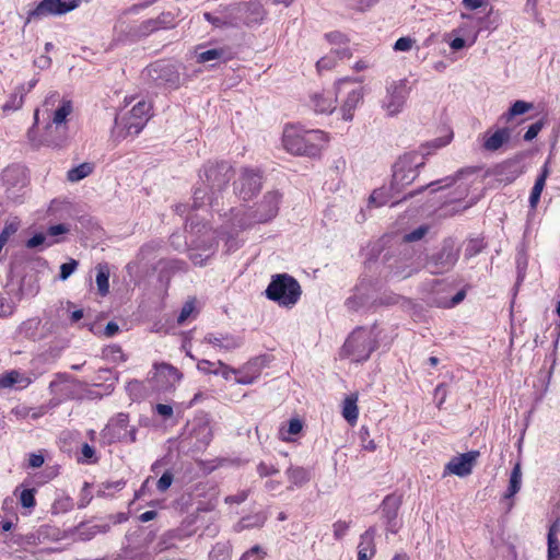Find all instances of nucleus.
<instances>
[{
	"instance_id": "f257e3e1",
	"label": "nucleus",
	"mask_w": 560,
	"mask_h": 560,
	"mask_svg": "<svg viewBox=\"0 0 560 560\" xmlns=\"http://www.w3.org/2000/svg\"><path fill=\"white\" fill-rule=\"evenodd\" d=\"M234 177L232 165L225 161H208L199 171V178L202 186L195 189L192 196V208L199 209L205 205L211 207L218 205L220 195L228 188Z\"/></svg>"
},
{
	"instance_id": "f03ea898",
	"label": "nucleus",
	"mask_w": 560,
	"mask_h": 560,
	"mask_svg": "<svg viewBox=\"0 0 560 560\" xmlns=\"http://www.w3.org/2000/svg\"><path fill=\"white\" fill-rule=\"evenodd\" d=\"M393 338V335L386 332L378 324L372 327H358L346 339L339 355L341 359L361 363L369 360L378 347H388Z\"/></svg>"
},
{
	"instance_id": "7ed1b4c3",
	"label": "nucleus",
	"mask_w": 560,
	"mask_h": 560,
	"mask_svg": "<svg viewBox=\"0 0 560 560\" xmlns=\"http://www.w3.org/2000/svg\"><path fill=\"white\" fill-rule=\"evenodd\" d=\"M189 238V259L196 266H203L214 254L218 244V234L206 222L190 217L186 224Z\"/></svg>"
},
{
	"instance_id": "20e7f679",
	"label": "nucleus",
	"mask_w": 560,
	"mask_h": 560,
	"mask_svg": "<svg viewBox=\"0 0 560 560\" xmlns=\"http://www.w3.org/2000/svg\"><path fill=\"white\" fill-rule=\"evenodd\" d=\"M324 140V132L320 130H301L296 127H287L283 131L282 143L291 154L317 156L320 152L319 141Z\"/></svg>"
},
{
	"instance_id": "39448f33",
	"label": "nucleus",
	"mask_w": 560,
	"mask_h": 560,
	"mask_svg": "<svg viewBox=\"0 0 560 560\" xmlns=\"http://www.w3.org/2000/svg\"><path fill=\"white\" fill-rule=\"evenodd\" d=\"M265 293L269 300L277 302L279 305L291 307L300 300L302 289L298 280L292 276L277 273L271 277Z\"/></svg>"
},
{
	"instance_id": "423d86ee",
	"label": "nucleus",
	"mask_w": 560,
	"mask_h": 560,
	"mask_svg": "<svg viewBox=\"0 0 560 560\" xmlns=\"http://www.w3.org/2000/svg\"><path fill=\"white\" fill-rule=\"evenodd\" d=\"M423 165V158L417 152H408L401 155L393 166L390 189L399 191L413 183L419 175V168Z\"/></svg>"
},
{
	"instance_id": "0eeeda50",
	"label": "nucleus",
	"mask_w": 560,
	"mask_h": 560,
	"mask_svg": "<svg viewBox=\"0 0 560 560\" xmlns=\"http://www.w3.org/2000/svg\"><path fill=\"white\" fill-rule=\"evenodd\" d=\"M337 95L340 98V112L342 119L351 121L353 112L363 101L364 90L361 85L350 78H343L337 81Z\"/></svg>"
},
{
	"instance_id": "6e6552de",
	"label": "nucleus",
	"mask_w": 560,
	"mask_h": 560,
	"mask_svg": "<svg viewBox=\"0 0 560 560\" xmlns=\"http://www.w3.org/2000/svg\"><path fill=\"white\" fill-rule=\"evenodd\" d=\"M459 258V248L453 240L447 238L442 243L441 248L425 258L423 267L432 275H443L453 269Z\"/></svg>"
},
{
	"instance_id": "1a4fd4ad",
	"label": "nucleus",
	"mask_w": 560,
	"mask_h": 560,
	"mask_svg": "<svg viewBox=\"0 0 560 560\" xmlns=\"http://www.w3.org/2000/svg\"><path fill=\"white\" fill-rule=\"evenodd\" d=\"M183 374L173 365L162 362L155 363L149 373L147 382L154 393L172 392L180 382Z\"/></svg>"
},
{
	"instance_id": "9d476101",
	"label": "nucleus",
	"mask_w": 560,
	"mask_h": 560,
	"mask_svg": "<svg viewBox=\"0 0 560 560\" xmlns=\"http://www.w3.org/2000/svg\"><path fill=\"white\" fill-rule=\"evenodd\" d=\"M180 66L168 60H158L144 70L147 77L158 85L178 89L182 84Z\"/></svg>"
},
{
	"instance_id": "9b49d317",
	"label": "nucleus",
	"mask_w": 560,
	"mask_h": 560,
	"mask_svg": "<svg viewBox=\"0 0 560 560\" xmlns=\"http://www.w3.org/2000/svg\"><path fill=\"white\" fill-rule=\"evenodd\" d=\"M129 417L126 413H118L112 418L101 432V440L104 444H113L119 441H136V430L128 429Z\"/></svg>"
},
{
	"instance_id": "f8f14e48",
	"label": "nucleus",
	"mask_w": 560,
	"mask_h": 560,
	"mask_svg": "<svg viewBox=\"0 0 560 560\" xmlns=\"http://www.w3.org/2000/svg\"><path fill=\"white\" fill-rule=\"evenodd\" d=\"M81 0H42L27 13L25 24L49 15H63L79 8Z\"/></svg>"
},
{
	"instance_id": "ddd939ff",
	"label": "nucleus",
	"mask_w": 560,
	"mask_h": 560,
	"mask_svg": "<svg viewBox=\"0 0 560 560\" xmlns=\"http://www.w3.org/2000/svg\"><path fill=\"white\" fill-rule=\"evenodd\" d=\"M233 186L234 192L240 199L244 201L250 200L262 187V176L260 171L250 167H242Z\"/></svg>"
},
{
	"instance_id": "4468645a",
	"label": "nucleus",
	"mask_w": 560,
	"mask_h": 560,
	"mask_svg": "<svg viewBox=\"0 0 560 560\" xmlns=\"http://www.w3.org/2000/svg\"><path fill=\"white\" fill-rule=\"evenodd\" d=\"M280 194L278 191H268L264 198L257 203L256 209L250 214L249 222H240V228L244 229L252 222L265 223L273 219L279 210Z\"/></svg>"
},
{
	"instance_id": "2eb2a0df",
	"label": "nucleus",
	"mask_w": 560,
	"mask_h": 560,
	"mask_svg": "<svg viewBox=\"0 0 560 560\" xmlns=\"http://www.w3.org/2000/svg\"><path fill=\"white\" fill-rule=\"evenodd\" d=\"M410 89L406 80L393 81L386 89V96L383 100V108L388 115L399 114L409 96Z\"/></svg>"
},
{
	"instance_id": "dca6fc26",
	"label": "nucleus",
	"mask_w": 560,
	"mask_h": 560,
	"mask_svg": "<svg viewBox=\"0 0 560 560\" xmlns=\"http://www.w3.org/2000/svg\"><path fill=\"white\" fill-rule=\"evenodd\" d=\"M72 113L71 101H62L61 105L54 112L51 122L46 126L47 135L52 132L55 129L59 133L57 139L47 138L46 142L48 145L60 147L63 142L67 131V117Z\"/></svg>"
},
{
	"instance_id": "f3484780",
	"label": "nucleus",
	"mask_w": 560,
	"mask_h": 560,
	"mask_svg": "<svg viewBox=\"0 0 560 560\" xmlns=\"http://www.w3.org/2000/svg\"><path fill=\"white\" fill-rule=\"evenodd\" d=\"M478 457V451H470L455 456L445 465L443 475H456L458 477H466L471 474L472 467Z\"/></svg>"
},
{
	"instance_id": "a211bd4d",
	"label": "nucleus",
	"mask_w": 560,
	"mask_h": 560,
	"mask_svg": "<svg viewBox=\"0 0 560 560\" xmlns=\"http://www.w3.org/2000/svg\"><path fill=\"white\" fill-rule=\"evenodd\" d=\"M151 105L144 101L138 102L125 119V129L128 135H138L145 126L149 119Z\"/></svg>"
},
{
	"instance_id": "6ab92c4d",
	"label": "nucleus",
	"mask_w": 560,
	"mask_h": 560,
	"mask_svg": "<svg viewBox=\"0 0 560 560\" xmlns=\"http://www.w3.org/2000/svg\"><path fill=\"white\" fill-rule=\"evenodd\" d=\"M188 434L191 439H195L196 447L203 448L210 444L213 438V431L210 420L207 417L195 418L188 424Z\"/></svg>"
},
{
	"instance_id": "aec40b11",
	"label": "nucleus",
	"mask_w": 560,
	"mask_h": 560,
	"mask_svg": "<svg viewBox=\"0 0 560 560\" xmlns=\"http://www.w3.org/2000/svg\"><path fill=\"white\" fill-rule=\"evenodd\" d=\"M400 498L394 494L385 497L381 504L382 516L385 520L386 530L390 534H397L400 523L397 520L400 506Z\"/></svg>"
},
{
	"instance_id": "412c9836",
	"label": "nucleus",
	"mask_w": 560,
	"mask_h": 560,
	"mask_svg": "<svg viewBox=\"0 0 560 560\" xmlns=\"http://www.w3.org/2000/svg\"><path fill=\"white\" fill-rule=\"evenodd\" d=\"M373 288L370 281L362 280L355 285L353 294L346 300L349 312H359L370 303Z\"/></svg>"
},
{
	"instance_id": "4be33fe9",
	"label": "nucleus",
	"mask_w": 560,
	"mask_h": 560,
	"mask_svg": "<svg viewBox=\"0 0 560 560\" xmlns=\"http://www.w3.org/2000/svg\"><path fill=\"white\" fill-rule=\"evenodd\" d=\"M390 272L394 277L406 279L417 273L423 268L421 259H412V256L405 254L402 258L396 259L394 265H389Z\"/></svg>"
},
{
	"instance_id": "5701e85b",
	"label": "nucleus",
	"mask_w": 560,
	"mask_h": 560,
	"mask_svg": "<svg viewBox=\"0 0 560 560\" xmlns=\"http://www.w3.org/2000/svg\"><path fill=\"white\" fill-rule=\"evenodd\" d=\"M265 366L266 359L262 357H257L249 360L242 368L237 369L238 377L235 378L236 383L243 385L254 383L259 377Z\"/></svg>"
},
{
	"instance_id": "b1692460",
	"label": "nucleus",
	"mask_w": 560,
	"mask_h": 560,
	"mask_svg": "<svg viewBox=\"0 0 560 560\" xmlns=\"http://www.w3.org/2000/svg\"><path fill=\"white\" fill-rule=\"evenodd\" d=\"M311 101L316 113L331 114L336 109V103L338 101L337 83L335 84L334 91L315 93L312 95Z\"/></svg>"
},
{
	"instance_id": "393cba45",
	"label": "nucleus",
	"mask_w": 560,
	"mask_h": 560,
	"mask_svg": "<svg viewBox=\"0 0 560 560\" xmlns=\"http://www.w3.org/2000/svg\"><path fill=\"white\" fill-rule=\"evenodd\" d=\"M511 139L510 128H499L493 133L486 132L483 135L482 148L488 152H494L501 149Z\"/></svg>"
},
{
	"instance_id": "a878e982",
	"label": "nucleus",
	"mask_w": 560,
	"mask_h": 560,
	"mask_svg": "<svg viewBox=\"0 0 560 560\" xmlns=\"http://www.w3.org/2000/svg\"><path fill=\"white\" fill-rule=\"evenodd\" d=\"M376 528L371 526L360 537L358 545V560H371L376 552L375 548Z\"/></svg>"
},
{
	"instance_id": "bb28decb",
	"label": "nucleus",
	"mask_w": 560,
	"mask_h": 560,
	"mask_svg": "<svg viewBox=\"0 0 560 560\" xmlns=\"http://www.w3.org/2000/svg\"><path fill=\"white\" fill-rule=\"evenodd\" d=\"M32 383V378L18 370H11L0 375V388L24 389Z\"/></svg>"
},
{
	"instance_id": "cd10ccee",
	"label": "nucleus",
	"mask_w": 560,
	"mask_h": 560,
	"mask_svg": "<svg viewBox=\"0 0 560 560\" xmlns=\"http://www.w3.org/2000/svg\"><path fill=\"white\" fill-rule=\"evenodd\" d=\"M205 340L212 345L214 348H219L225 351L236 349L242 345V338L240 336L228 334H208L205 337Z\"/></svg>"
},
{
	"instance_id": "c85d7f7f",
	"label": "nucleus",
	"mask_w": 560,
	"mask_h": 560,
	"mask_svg": "<svg viewBox=\"0 0 560 560\" xmlns=\"http://www.w3.org/2000/svg\"><path fill=\"white\" fill-rule=\"evenodd\" d=\"M560 518L556 520L548 532V560H559L560 559Z\"/></svg>"
},
{
	"instance_id": "c756f323",
	"label": "nucleus",
	"mask_w": 560,
	"mask_h": 560,
	"mask_svg": "<svg viewBox=\"0 0 560 560\" xmlns=\"http://www.w3.org/2000/svg\"><path fill=\"white\" fill-rule=\"evenodd\" d=\"M548 176H549V168H548V165L545 164L541 170V173L535 180L534 187H533L530 196H529V206L532 209H535L537 207Z\"/></svg>"
},
{
	"instance_id": "7c9ffc66",
	"label": "nucleus",
	"mask_w": 560,
	"mask_h": 560,
	"mask_svg": "<svg viewBox=\"0 0 560 560\" xmlns=\"http://www.w3.org/2000/svg\"><path fill=\"white\" fill-rule=\"evenodd\" d=\"M357 401H358V395L351 394L345 398L343 404H342V417L350 424H354L359 417Z\"/></svg>"
},
{
	"instance_id": "2f4dec72",
	"label": "nucleus",
	"mask_w": 560,
	"mask_h": 560,
	"mask_svg": "<svg viewBox=\"0 0 560 560\" xmlns=\"http://www.w3.org/2000/svg\"><path fill=\"white\" fill-rule=\"evenodd\" d=\"M39 317H28L20 326V334L32 339L42 338L44 337V332L39 329Z\"/></svg>"
},
{
	"instance_id": "473e14b6",
	"label": "nucleus",
	"mask_w": 560,
	"mask_h": 560,
	"mask_svg": "<svg viewBox=\"0 0 560 560\" xmlns=\"http://www.w3.org/2000/svg\"><path fill=\"white\" fill-rule=\"evenodd\" d=\"M285 475L291 482L289 489L293 487H301L310 480V475L306 469L302 467H289L285 471Z\"/></svg>"
},
{
	"instance_id": "72a5a7b5",
	"label": "nucleus",
	"mask_w": 560,
	"mask_h": 560,
	"mask_svg": "<svg viewBox=\"0 0 560 560\" xmlns=\"http://www.w3.org/2000/svg\"><path fill=\"white\" fill-rule=\"evenodd\" d=\"M533 104L525 101H516L512 104L508 112L500 116L501 121L509 122L515 116L523 115L533 108Z\"/></svg>"
},
{
	"instance_id": "f704fd0d",
	"label": "nucleus",
	"mask_w": 560,
	"mask_h": 560,
	"mask_svg": "<svg viewBox=\"0 0 560 560\" xmlns=\"http://www.w3.org/2000/svg\"><path fill=\"white\" fill-rule=\"evenodd\" d=\"M25 96V85H19L10 95L9 100L3 104V112L18 110L22 107Z\"/></svg>"
},
{
	"instance_id": "c9c22d12",
	"label": "nucleus",
	"mask_w": 560,
	"mask_h": 560,
	"mask_svg": "<svg viewBox=\"0 0 560 560\" xmlns=\"http://www.w3.org/2000/svg\"><path fill=\"white\" fill-rule=\"evenodd\" d=\"M303 429V423L300 419L293 418L289 421L287 427H281L279 430V438L284 442L293 441V436L299 434Z\"/></svg>"
},
{
	"instance_id": "e433bc0d",
	"label": "nucleus",
	"mask_w": 560,
	"mask_h": 560,
	"mask_svg": "<svg viewBox=\"0 0 560 560\" xmlns=\"http://www.w3.org/2000/svg\"><path fill=\"white\" fill-rule=\"evenodd\" d=\"M96 285L101 296H105L109 292V269L107 265L96 266Z\"/></svg>"
},
{
	"instance_id": "4c0bfd02",
	"label": "nucleus",
	"mask_w": 560,
	"mask_h": 560,
	"mask_svg": "<svg viewBox=\"0 0 560 560\" xmlns=\"http://www.w3.org/2000/svg\"><path fill=\"white\" fill-rule=\"evenodd\" d=\"M521 485H522V469H521V464L516 463L511 471L510 483H509L508 491L505 493V498L510 499V498L514 497L520 491Z\"/></svg>"
},
{
	"instance_id": "58836bf2",
	"label": "nucleus",
	"mask_w": 560,
	"mask_h": 560,
	"mask_svg": "<svg viewBox=\"0 0 560 560\" xmlns=\"http://www.w3.org/2000/svg\"><path fill=\"white\" fill-rule=\"evenodd\" d=\"M266 522V516L261 513H257L252 516L243 517L237 522L235 525L236 532H242L244 529L254 528V527H261Z\"/></svg>"
},
{
	"instance_id": "ea45409f",
	"label": "nucleus",
	"mask_w": 560,
	"mask_h": 560,
	"mask_svg": "<svg viewBox=\"0 0 560 560\" xmlns=\"http://www.w3.org/2000/svg\"><path fill=\"white\" fill-rule=\"evenodd\" d=\"M93 172V164L91 163H82L71 170L68 171L67 178L70 182H79L86 176H89Z\"/></svg>"
},
{
	"instance_id": "a19ab883",
	"label": "nucleus",
	"mask_w": 560,
	"mask_h": 560,
	"mask_svg": "<svg viewBox=\"0 0 560 560\" xmlns=\"http://www.w3.org/2000/svg\"><path fill=\"white\" fill-rule=\"evenodd\" d=\"M226 51L223 48H212L199 52L197 56L198 62H208L212 60H228Z\"/></svg>"
},
{
	"instance_id": "79ce46f5",
	"label": "nucleus",
	"mask_w": 560,
	"mask_h": 560,
	"mask_svg": "<svg viewBox=\"0 0 560 560\" xmlns=\"http://www.w3.org/2000/svg\"><path fill=\"white\" fill-rule=\"evenodd\" d=\"M164 318L166 319L167 327L165 329H163L162 326H158V324H155L153 329L156 332H162L163 331L165 334L176 335L177 334L176 327H179V326L184 325L185 322L188 319V317H184V316H180V317H164Z\"/></svg>"
},
{
	"instance_id": "37998d69",
	"label": "nucleus",
	"mask_w": 560,
	"mask_h": 560,
	"mask_svg": "<svg viewBox=\"0 0 560 560\" xmlns=\"http://www.w3.org/2000/svg\"><path fill=\"white\" fill-rule=\"evenodd\" d=\"M121 329V327L115 323V322H109L107 323L105 326H103V324H101L100 322H96L91 330L94 332V334H102L103 336L105 337H113L115 336L119 330Z\"/></svg>"
},
{
	"instance_id": "c03bdc74",
	"label": "nucleus",
	"mask_w": 560,
	"mask_h": 560,
	"mask_svg": "<svg viewBox=\"0 0 560 560\" xmlns=\"http://www.w3.org/2000/svg\"><path fill=\"white\" fill-rule=\"evenodd\" d=\"M127 390L132 399H141L148 395V390L142 382L137 380L130 381L127 384Z\"/></svg>"
},
{
	"instance_id": "a18cd8bd",
	"label": "nucleus",
	"mask_w": 560,
	"mask_h": 560,
	"mask_svg": "<svg viewBox=\"0 0 560 560\" xmlns=\"http://www.w3.org/2000/svg\"><path fill=\"white\" fill-rule=\"evenodd\" d=\"M211 560H230L231 559V548L226 544H217L211 552Z\"/></svg>"
},
{
	"instance_id": "49530a36",
	"label": "nucleus",
	"mask_w": 560,
	"mask_h": 560,
	"mask_svg": "<svg viewBox=\"0 0 560 560\" xmlns=\"http://www.w3.org/2000/svg\"><path fill=\"white\" fill-rule=\"evenodd\" d=\"M49 388L54 395L67 396L68 394L65 390L68 388V378L65 375H58L50 382Z\"/></svg>"
},
{
	"instance_id": "de8ad7c7",
	"label": "nucleus",
	"mask_w": 560,
	"mask_h": 560,
	"mask_svg": "<svg viewBox=\"0 0 560 560\" xmlns=\"http://www.w3.org/2000/svg\"><path fill=\"white\" fill-rule=\"evenodd\" d=\"M171 245L176 250H188L189 252V238L188 233L182 235L180 233H173L170 237Z\"/></svg>"
},
{
	"instance_id": "09e8293b",
	"label": "nucleus",
	"mask_w": 560,
	"mask_h": 560,
	"mask_svg": "<svg viewBox=\"0 0 560 560\" xmlns=\"http://www.w3.org/2000/svg\"><path fill=\"white\" fill-rule=\"evenodd\" d=\"M20 229V221H18L16 219L15 220H12L10 222H7L4 224V228L2 229V231L0 232V241L3 242L4 244L8 243L9 238L14 235Z\"/></svg>"
},
{
	"instance_id": "8fccbe9b",
	"label": "nucleus",
	"mask_w": 560,
	"mask_h": 560,
	"mask_svg": "<svg viewBox=\"0 0 560 560\" xmlns=\"http://www.w3.org/2000/svg\"><path fill=\"white\" fill-rule=\"evenodd\" d=\"M483 247H485V245H483L482 240H479V238L470 240L467 243L466 248H465V257L466 258L475 257L476 255L481 253Z\"/></svg>"
},
{
	"instance_id": "3c124183",
	"label": "nucleus",
	"mask_w": 560,
	"mask_h": 560,
	"mask_svg": "<svg viewBox=\"0 0 560 560\" xmlns=\"http://www.w3.org/2000/svg\"><path fill=\"white\" fill-rule=\"evenodd\" d=\"M218 368L213 370V374L221 375L224 380H231L232 375L238 377L237 369L230 368L224 364L222 361L217 362Z\"/></svg>"
},
{
	"instance_id": "603ef678",
	"label": "nucleus",
	"mask_w": 560,
	"mask_h": 560,
	"mask_svg": "<svg viewBox=\"0 0 560 560\" xmlns=\"http://www.w3.org/2000/svg\"><path fill=\"white\" fill-rule=\"evenodd\" d=\"M266 556V551L260 546L256 545L244 552L240 560H264Z\"/></svg>"
},
{
	"instance_id": "864d4df0",
	"label": "nucleus",
	"mask_w": 560,
	"mask_h": 560,
	"mask_svg": "<svg viewBox=\"0 0 560 560\" xmlns=\"http://www.w3.org/2000/svg\"><path fill=\"white\" fill-rule=\"evenodd\" d=\"M174 21L175 16L172 12H163L156 19H154L159 30L174 27Z\"/></svg>"
},
{
	"instance_id": "5fc2aeb1",
	"label": "nucleus",
	"mask_w": 560,
	"mask_h": 560,
	"mask_svg": "<svg viewBox=\"0 0 560 560\" xmlns=\"http://www.w3.org/2000/svg\"><path fill=\"white\" fill-rule=\"evenodd\" d=\"M428 231H429V226L428 225H420L417 229H415L413 231L405 234L404 235V241L406 243H411V242L420 241L421 238H423L425 236Z\"/></svg>"
},
{
	"instance_id": "6e6d98bb",
	"label": "nucleus",
	"mask_w": 560,
	"mask_h": 560,
	"mask_svg": "<svg viewBox=\"0 0 560 560\" xmlns=\"http://www.w3.org/2000/svg\"><path fill=\"white\" fill-rule=\"evenodd\" d=\"M337 63L336 57L329 52L327 56L322 57L317 63L316 68L318 72H322L324 70H331L335 68Z\"/></svg>"
},
{
	"instance_id": "4d7b16f0",
	"label": "nucleus",
	"mask_w": 560,
	"mask_h": 560,
	"mask_svg": "<svg viewBox=\"0 0 560 560\" xmlns=\"http://www.w3.org/2000/svg\"><path fill=\"white\" fill-rule=\"evenodd\" d=\"M79 262L75 259H70L68 262H65L60 266L59 279L65 281L67 280L78 268Z\"/></svg>"
},
{
	"instance_id": "13d9d810",
	"label": "nucleus",
	"mask_w": 560,
	"mask_h": 560,
	"mask_svg": "<svg viewBox=\"0 0 560 560\" xmlns=\"http://www.w3.org/2000/svg\"><path fill=\"white\" fill-rule=\"evenodd\" d=\"M20 502H21L23 508H26V509L34 508L35 504H36V501H35V490L34 489H24L21 492Z\"/></svg>"
},
{
	"instance_id": "bf43d9fd",
	"label": "nucleus",
	"mask_w": 560,
	"mask_h": 560,
	"mask_svg": "<svg viewBox=\"0 0 560 560\" xmlns=\"http://www.w3.org/2000/svg\"><path fill=\"white\" fill-rule=\"evenodd\" d=\"M81 455L79 459L81 463L94 464L97 462L95 450L86 443L82 445Z\"/></svg>"
},
{
	"instance_id": "052dcab7",
	"label": "nucleus",
	"mask_w": 560,
	"mask_h": 560,
	"mask_svg": "<svg viewBox=\"0 0 560 560\" xmlns=\"http://www.w3.org/2000/svg\"><path fill=\"white\" fill-rule=\"evenodd\" d=\"M325 38L327 39V42L329 44H331L334 46L347 45L349 43V39L347 38V36L339 31H334V32L327 33L325 35Z\"/></svg>"
},
{
	"instance_id": "680f3d73",
	"label": "nucleus",
	"mask_w": 560,
	"mask_h": 560,
	"mask_svg": "<svg viewBox=\"0 0 560 560\" xmlns=\"http://www.w3.org/2000/svg\"><path fill=\"white\" fill-rule=\"evenodd\" d=\"M544 120H538L534 124H532L528 129L526 130V132L524 133V140L525 141H532L533 139H535L537 137V135L539 133V131L542 129L544 127Z\"/></svg>"
},
{
	"instance_id": "e2e57ef3",
	"label": "nucleus",
	"mask_w": 560,
	"mask_h": 560,
	"mask_svg": "<svg viewBox=\"0 0 560 560\" xmlns=\"http://www.w3.org/2000/svg\"><path fill=\"white\" fill-rule=\"evenodd\" d=\"M416 43V40L411 37H400L396 40V43L394 44V50L396 51H409L413 44Z\"/></svg>"
},
{
	"instance_id": "0e129e2a",
	"label": "nucleus",
	"mask_w": 560,
	"mask_h": 560,
	"mask_svg": "<svg viewBox=\"0 0 560 560\" xmlns=\"http://www.w3.org/2000/svg\"><path fill=\"white\" fill-rule=\"evenodd\" d=\"M369 202L371 205H374L375 207H381V206L387 203L388 200L385 197V192L383 189H376L370 196Z\"/></svg>"
},
{
	"instance_id": "69168bd1",
	"label": "nucleus",
	"mask_w": 560,
	"mask_h": 560,
	"mask_svg": "<svg viewBox=\"0 0 560 560\" xmlns=\"http://www.w3.org/2000/svg\"><path fill=\"white\" fill-rule=\"evenodd\" d=\"M173 474L171 471H165L161 478L158 480L156 488L159 491L164 492L166 491L172 482H173Z\"/></svg>"
},
{
	"instance_id": "338daca9",
	"label": "nucleus",
	"mask_w": 560,
	"mask_h": 560,
	"mask_svg": "<svg viewBox=\"0 0 560 560\" xmlns=\"http://www.w3.org/2000/svg\"><path fill=\"white\" fill-rule=\"evenodd\" d=\"M158 30H159V27L155 24L154 19H150L140 24L138 32L141 36H148L152 32L158 31Z\"/></svg>"
},
{
	"instance_id": "774afa93",
	"label": "nucleus",
	"mask_w": 560,
	"mask_h": 560,
	"mask_svg": "<svg viewBox=\"0 0 560 560\" xmlns=\"http://www.w3.org/2000/svg\"><path fill=\"white\" fill-rule=\"evenodd\" d=\"M334 536L336 539H341L350 528V524L345 521H338L334 524Z\"/></svg>"
}]
</instances>
